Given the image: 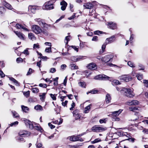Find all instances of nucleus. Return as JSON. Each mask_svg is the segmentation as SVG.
<instances>
[{
	"mask_svg": "<svg viewBox=\"0 0 148 148\" xmlns=\"http://www.w3.org/2000/svg\"><path fill=\"white\" fill-rule=\"evenodd\" d=\"M133 91V89H131L129 88H123L122 90H121V92L122 93L123 92H124L125 95L126 96L128 97L132 98L135 95Z\"/></svg>",
	"mask_w": 148,
	"mask_h": 148,
	"instance_id": "obj_1",
	"label": "nucleus"
},
{
	"mask_svg": "<svg viewBox=\"0 0 148 148\" xmlns=\"http://www.w3.org/2000/svg\"><path fill=\"white\" fill-rule=\"evenodd\" d=\"M35 20L41 27L45 29H47L48 27L50 26V25L46 23L43 19L39 18L36 19Z\"/></svg>",
	"mask_w": 148,
	"mask_h": 148,
	"instance_id": "obj_2",
	"label": "nucleus"
},
{
	"mask_svg": "<svg viewBox=\"0 0 148 148\" xmlns=\"http://www.w3.org/2000/svg\"><path fill=\"white\" fill-rule=\"evenodd\" d=\"M52 0L46 2L42 6V8L44 10H49L54 8Z\"/></svg>",
	"mask_w": 148,
	"mask_h": 148,
	"instance_id": "obj_3",
	"label": "nucleus"
},
{
	"mask_svg": "<svg viewBox=\"0 0 148 148\" xmlns=\"http://www.w3.org/2000/svg\"><path fill=\"white\" fill-rule=\"evenodd\" d=\"M107 130L106 127L99 126V125H95L92 127V130L95 132H101Z\"/></svg>",
	"mask_w": 148,
	"mask_h": 148,
	"instance_id": "obj_4",
	"label": "nucleus"
},
{
	"mask_svg": "<svg viewBox=\"0 0 148 148\" xmlns=\"http://www.w3.org/2000/svg\"><path fill=\"white\" fill-rule=\"evenodd\" d=\"M31 29L32 31L36 34H39L42 32L41 27L39 26L36 25H32Z\"/></svg>",
	"mask_w": 148,
	"mask_h": 148,
	"instance_id": "obj_5",
	"label": "nucleus"
},
{
	"mask_svg": "<svg viewBox=\"0 0 148 148\" xmlns=\"http://www.w3.org/2000/svg\"><path fill=\"white\" fill-rule=\"evenodd\" d=\"M68 139H69L70 141H80L81 142L83 141V140L80 137V135L76 136H73L69 137Z\"/></svg>",
	"mask_w": 148,
	"mask_h": 148,
	"instance_id": "obj_6",
	"label": "nucleus"
},
{
	"mask_svg": "<svg viewBox=\"0 0 148 148\" xmlns=\"http://www.w3.org/2000/svg\"><path fill=\"white\" fill-rule=\"evenodd\" d=\"M31 133L29 132L22 130L20 131L19 133V135L20 137H27L29 136Z\"/></svg>",
	"mask_w": 148,
	"mask_h": 148,
	"instance_id": "obj_7",
	"label": "nucleus"
},
{
	"mask_svg": "<svg viewBox=\"0 0 148 148\" xmlns=\"http://www.w3.org/2000/svg\"><path fill=\"white\" fill-rule=\"evenodd\" d=\"M94 79L98 80H105L108 79L109 77L105 75H99L94 77Z\"/></svg>",
	"mask_w": 148,
	"mask_h": 148,
	"instance_id": "obj_8",
	"label": "nucleus"
},
{
	"mask_svg": "<svg viewBox=\"0 0 148 148\" xmlns=\"http://www.w3.org/2000/svg\"><path fill=\"white\" fill-rule=\"evenodd\" d=\"M113 57V55L112 54L106 55L103 58V61L107 63L110 61Z\"/></svg>",
	"mask_w": 148,
	"mask_h": 148,
	"instance_id": "obj_9",
	"label": "nucleus"
},
{
	"mask_svg": "<svg viewBox=\"0 0 148 148\" xmlns=\"http://www.w3.org/2000/svg\"><path fill=\"white\" fill-rule=\"evenodd\" d=\"M120 79L123 80L126 82H128L131 80L132 78L130 76L127 75H124L120 77Z\"/></svg>",
	"mask_w": 148,
	"mask_h": 148,
	"instance_id": "obj_10",
	"label": "nucleus"
},
{
	"mask_svg": "<svg viewBox=\"0 0 148 148\" xmlns=\"http://www.w3.org/2000/svg\"><path fill=\"white\" fill-rule=\"evenodd\" d=\"M24 121L27 127L31 129H32L34 128L33 124L32 122L27 119H26Z\"/></svg>",
	"mask_w": 148,
	"mask_h": 148,
	"instance_id": "obj_11",
	"label": "nucleus"
},
{
	"mask_svg": "<svg viewBox=\"0 0 148 148\" xmlns=\"http://www.w3.org/2000/svg\"><path fill=\"white\" fill-rule=\"evenodd\" d=\"M139 104L138 101L136 100H133L131 101H128L125 102V104L129 106L137 105Z\"/></svg>",
	"mask_w": 148,
	"mask_h": 148,
	"instance_id": "obj_12",
	"label": "nucleus"
},
{
	"mask_svg": "<svg viewBox=\"0 0 148 148\" xmlns=\"http://www.w3.org/2000/svg\"><path fill=\"white\" fill-rule=\"evenodd\" d=\"M115 40V36H113L109 38H107L106 40V44L111 43Z\"/></svg>",
	"mask_w": 148,
	"mask_h": 148,
	"instance_id": "obj_13",
	"label": "nucleus"
},
{
	"mask_svg": "<svg viewBox=\"0 0 148 148\" xmlns=\"http://www.w3.org/2000/svg\"><path fill=\"white\" fill-rule=\"evenodd\" d=\"M14 32L20 39L23 40H25V36L23 34L17 31H14Z\"/></svg>",
	"mask_w": 148,
	"mask_h": 148,
	"instance_id": "obj_14",
	"label": "nucleus"
},
{
	"mask_svg": "<svg viewBox=\"0 0 148 148\" xmlns=\"http://www.w3.org/2000/svg\"><path fill=\"white\" fill-rule=\"evenodd\" d=\"M60 5L62 6L61 9L63 11L64 10L67 5V3L64 1H63L60 2Z\"/></svg>",
	"mask_w": 148,
	"mask_h": 148,
	"instance_id": "obj_15",
	"label": "nucleus"
},
{
	"mask_svg": "<svg viewBox=\"0 0 148 148\" xmlns=\"http://www.w3.org/2000/svg\"><path fill=\"white\" fill-rule=\"evenodd\" d=\"M16 27L18 29H22L24 30L27 31L29 32V30L26 28L25 27L24 25H23L19 24H17L16 25Z\"/></svg>",
	"mask_w": 148,
	"mask_h": 148,
	"instance_id": "obj_16",
	"label": "nucleus"
},
{
	"mask_svg": "<svg viewBox=\"0 0 148 148\" xmlns=\"http://www.w3.org/2000/svg\"><path fill=\"white\" fill-rule=\"evenodd\" d=\"M108 25L111 29H114L116 28V24L113 22H109L108 23Z\"/></svg>",
	"mask_w": 148,
	"mask_h": 148,
	"instance_id": "obj_17",
	"label": "nucleus"
},
{
	"mask_svg": "<svg viewBox=\"0 0 148 148\" xmlns=\"http://www.w3.org/2000/svg\"><path fill=\"white\" fill-rule=\"evenodd\" d=\"M87 67L88 69L92 70H95L97 69L96 64L93 63H91L89 64Z\"/></svg>",
	"mask_w": 148,
	"mask_h": 148,
	"instance_id": "obj_18",
	"label": "nucleus"
},
{
	"mask_svg": "<svg viewBox=\"0 0 148 148\" xmlns=\"http://www.w3.org/2000/svg\"><path fill=\"white\" fill-rule=\"evenodd\" d=\"M84 7H85L86 9H91L93 7V4L90 3H88L84 4Z\"/></svg>",
	"mask_w": 148,
	"mask_h": 148,
	"instance_id": "obj_19",
	"label": "nucleus"
},
{
	"mask_svg": "<svg viewBox=\"0 0 148 148\" xmlns=\"http://www.w3.org/2000/svg\"><path fill=\"white\" fill-rule=\"evenodd\" d=\"M122 111V110L120 109L118 111L113 112L112 115L113 117H116V116H118Z\"/></svg>",
	"mask_w": 148,
	"mask_h": 148,
	"instance_id": "obj_20",
	"label": "nucleus"
},
{
	"mask_svg": "<svg viewBox=\"0 0 148 148\" xmlns=\"http://www.w3.org/2000/svg\"><path fill=\"white\" fill-rule=\"evenodd\" d=\"M36 8L37 7L35 6L29 5L28 7V10L34 13Z\"/></svg>",
	"mask_w": 148,
	"mask_h": 148,
	"instance_id": "obj_21",
	"label": "nucleus"
},
{
	"mask_svg": "<svg viewBox=\"0 0 148 148\" xmlns=\"http://www.w3.org/2000/svg\"><path fill=\"white\" fill-rule=\"evenodd\" d=\"M28 37L29 39L32 41L36 39V37L34 34L32 33H29L28 34Z\"/></svg>",
	"mask_w": 148,
	"mask_h": 148,
	"instance_id": "obj_22",
	"label": "nucleus"
},
{
	"mask_svg": "<svg viewBox=\"0 0 148 148\" xmlns=\"http://www.w3.org/2000/svg\"><path fill=\"white\" fill-rule=\"evenodd\" d=\"M111 98L109 94H108L106 96V103H108L110 102Z\"/></svg>",
	"mask_w": 148,
	"mask_h": 148,
	"instance_id": "obj_23",
	"label": "nucleus"
},
{
	"mask_svg": "<svg viewBox=\"0 0 148 148\" xmlns=\"http://www.w3.org/2000/svg\"><path fill=\"white\" fill-rule=\"evenodd\" d=\"M35 129L40 131L41 132H42L43 131V130L41 128L40 126L36 125L34 127Z\"/></svg>",
	"mask_w": 148,
	"mask_h": 148,
	"instance_id": "obj_24",
	"label": "nucleus"
},
{
	"mask_svg": "<svg viewBox=\"0 0 148 148\" xmlns=\"http://www.w3.org/2000/svg\"><path fill=\"white\" fill-rule=\"evenodd\" d=\"M21 107L23 111L25 112H27L29 110V108L27 106L22 105L21 106Z\"/></svg>",
	"mask_w": 148,
	"mask_h": 148,
	"instance_id": "obj_25",
	"label": "nucleus"
},
{
	"mask_svg": "<svg viewBox=\"0 0 148 148\" xmlns=\"http://www.w3.org/2000/svg\"><path fill=\"white\" fill-rule=\"evenodd\" d=\"M34 109L36 110H39L40 111H42L43 110L42 107L39 105H38L34 107Z\"/></svg>",
	"mask_w": 148,
	"mask_h": 148,
	"instance_id": "obj_26",
	"label": "nucleus"
},
{
	"mask_svg": "<svg viewBox=\"0 0 148 148\" xmlns=\"http://www.w3.org/2000/svg\"><path fill=\"white\" fill-rule=\"evenodd\" d=\"M138 113H136V114H135V115L133 116L132 120L133 121H136L139 119V116L137 115Z\"/></svg>",
	"mask_w": 148,
	"mask_h": 148,
	"instance_id": "obj_27",
	"label": "nucleus"
},
{
	"mask_svg": "<svg viewBox=\"0 0 148 148\" xmlns=\"http://www.w3.org/2000/svg\"><path fill=\"white\" fill-rule=\"evenodd\" d=\"M9 79L14 82L17 86H18L19 85L18 82L14 78L12 77H10Z\"/></svg>",
	"mask_w": 148,
	"mask_h": 148,
	"instance_id": "obj_28",
	"label": "nucleus"
},
{
	"mask_svg": "<svg viewBox=\"0 0 148 148\" xmlns=\"http://www.w3.org/2000/svg\"><path fill=\"white\" fill-rule=\"evenodd\" d=\"M90 105H89L88 106H86L84 110V113H88L90 109Z\"/></svg>",
	"mask_w": 148,
	"mask_h": 148,
	"instance_id": "obj_29",
	"label": "nucleus"
},
{
	"mask_svg": "<svg viewBox=\"0 0 148 148\" xmlns=\"http://www.w3.org/2000/svg\"><path fill=\"white\" fill-rule=\"evenodd\" d=\"M5 2V3H4L5 6L8 9L10 10H11L12 9V7L11 5L9 4L8 3Z\"/></svg>",
	"mask_w": 148,
	"mask_h": 148,
	"instance_id": "obj_30",
	"label": "nucleus"
},
{
	"mask_svg": "<svg viewBox=\"0 0 148 148\" xmlns=\"http://www.w3.org/2000/svg\"><path fill=\"white\" fill-rule=\"evenodd\" d=\"M78 84L79 86L82 88H86V84L84 82H80L78 83Z\"/></svg>",
	"mask_w": 148,
	"mask_h": 148,
	"instance_id": "obj_31",
	"label": "nucleus"
},
{
	"mask_svg": "<svg viewBox=\"0 0 148 148\" xmlns=\"http://www.w3.org/2000/svg\"><path fill=\"white\" fill-rule=\"evenodd\" d=\"M71 66V69L72 70H74L75 69H78V66L75 65L74 64H71L70 65Z\"/></svg>",
	"mask_w": 148,
	"mask_h": 148,
	"instance_id": "obj_32",
	"label": "nucleus"
},
{
	"mask_svg": "<svg viewBox=\"0 0 148 148\" xmlns=\"http://www.w3.org/2000/svg\"><path fill=\"white\" fill-rule=\"evenodd\" d=\"M127 64L130 66L132 67H135V64L134 63L131 62V61H129L127 62Z\"/></svg>",
	"mask_w": 148,
	"mask_h": 148,
	"instance_id": "obj_33",
	"label": "nucleus"
},
{
	"mask_svg": "<svg viewBox=\"0 0 148 148\" xmlns=\"http://www.w3.org/2000/svg\"><path fill=\"white\" fill-rule=\"evenodd\" d=\"M32 91L33 92L37 93L39 92V89L37 88H34L32 89Z\"/></svg>",
	"mask_w": 148,
	"mask_h": 148,
	"instance_id": "obj_34",
	"label": "nucleus"
},
{
	"mask_svg": "<svg viewBox=\"0 0 148 148\" xmlns=\"http://www.w3.org/2000/svg\"><path fill=\"white\" fill-rule=\"evenodd\" d=\"M12 112L13 114V116L14 117L16 118L19 117V115L15 111H12Z\"/></svg>",
	"mask_w": 148,
	"mask_h": 148,
	"instance_id": "obj_35",
	"label": "nucleus"
},
{
	"mask_svg": "<svg viewBox=\"0 0 148 148\" xmlns=\"http://www.w3.org/2000/svg\"><path fill=\"white\" fill-rule=\"evenodd\" d=\"M46 93H42V95H39L40 97V99L41 100H43L45 98Z\"/></svg>",
	"mask_w": 148,
	"mask_h": 148,
	"instance_id": "obj_36",
	"label": "nucleus"
},
{
	"mask_svg": "<svg viewBox=\"0 0 148 148\" xmlns=\"http://www.w3.org/2000/svg\"><path fill=\"white\" fill-rule=\"evenodd\" d=\"M103 33V32L99 30H97L94 32V34L95 35H99L100 34H102Z\"/></svg>",
	"mask_w": 148,
	"mask_h": 148,
	"instance_id": "obj_37",
	"label": "nucleus"
},
{
	"mask_svg": "<svg viewBox=\"0 0 148 148\" xmlns=\"http://www.w3.org/2000/svg\"><path fill=\"white\" fill-rule=\"evenodd\" d=\"M101 141V140L99 138L95 139L94 141L91 142L92 144H94L99 142H100Z\"/></svg>",
	"mask_w": 148,
	"mask_h": 148,
	"instance_id": "obj_38",
	"label": "nucleus"
},
{
	"mask_svg": "<svg viewBox=\"0 0 148 148\" xmlns=\"http://www.w3.org/2000/svg\"><path fill=\"white\" fill-rule=\"evenodd\" d=\"M123 137H125V138H129L130 136V135L127 133H125L123 134Z\"/></svg>",
	"mask_w": 148,
	"mask_h": 148,
	"instance_id": "obj_39",
	"label": "nucleus"
},
{
	"mask_svg": "<svg viewBox=\"0 0 148 148\" xmlns=\"http://www.w3.org/2000/svg\"><path fill=\"white\" fill-rule=\"evenodd\" d=\"M119 81L116 79H114L113 80L112 82V84L113 85H117L119 84Z\"/></svg>",
	"mask_w": 148,
	"mask_h": 148,
	"instance_id": "obj_40",
	"label": "nucleus"
},
{
	"mask_svg": "<svg viewBox=\"0 0 148 148\" xmlns=\"http://www.w3.org/2000/svg\"><path fill=\"white\" fill-rule=\"evenodd\" d=\"M45 51L47 53H50L51 52V48L50 47L46 48L45 50Z\"/></svg>",
	"mask_w": 148,
	"mask_h": 148,
	"instance_id": "obj_41",
	"label": "nucleus"
},
{
	"mask_svg": "<svg viewBox=\"0 0 148 148\" xmlns=\"http://www.w3.org/2000/svg\"><path fill=\"white\" fill-rule=\"evenodd\" d=\"M34 71V70H32L31 68H29L27 74V75H31L32 73Z\"/></svg>",
	"mask_w": 148,
	"mask_h": 148,
	"instance_id": "obj_42",
	"label": "nucleus"
},
{
	"mask_svg": "<svg viewBox=\"0 0 148 148\" xmlns=\"http://www.w3.org/2000/svg\"><path fill=\"white\" fill-rule=\"evenodd\" d=\"M107 44H106V42H105V43H104L103 45H102V47H101V48L102 49V52H100L101 53H103V52L104 51V50H105V49L106 48V45H107Z\"/></svg>",
	"mask_w": 148,
	"mask_h": 148,
	"instance_id": "obj_43",
	"label": "nucleus"
},
{
	"mask_svg": "<svg viewBox=\"0 0 148 148\" xmlns=\"http://www.w3.org/2000/svg\"><path fill=\"white\" fill-rule=\"evenodd\" d=\"M5 12V9L3 7H0V13L1 14L4 13Z\"/></svg>",
	"mask_w": 148,
	"mask_h": 148,
	"instance_id": "obj_44",
	"label": "nucleus"
},
{
	"mask_svg": "<svg viewBox=\"0 0 148 148\" xmlns=\"http://www.w3.org/2000/svg\"><path fill=\"white\" fill-rule=\"evenodd\" d=\"M129 109L130 111L135 112V110L138 109V108L137 107H130Z\"/></svg>",
	"mask_w": 148,
	"mask_h": 148,
	"instance_id": "obj_45",
	"label": "nucleus"
},
{
	"mask_svg": "<svg viewBox=\"0 0 148 148\" xmlns=\"http://www.w3.org/2000/svg\"><path fill=\"white\" fill-rule=\"evenodd\" d=\"M143 83L145 86L148 87V80H144Z\"/></svg>",
	"mask_w": 148,
	"mask_h": 148,
	"instance_id": "obj_46",
	"label": "nucleus"
},
{
	"mask_svg": "<svg viewBox=\"0 0 148 148\" xmlns=\"http://www.w3.org/2000/svg\"><path fill=\"white\" fill-rule=\"evenodd\" d=\"M71 60L74 62H77V56H72L71 57Z\"/></svg>",
	"mask_w": 148,
	"mask_h": 148,
	"instance_id": "obj_47",
	"label": "nucleus"
},
{
	"mask_svg": "<svg viewBox=\"0 0 148 148\" xmlns=\"http://www.w3.org/2000/svg\"><path fill=\"white\" fill-rule=\"evenodd\" d=\"M24 95L27 97H29L30 95V92L29 91H28L27 92L24 93Z\"/></svg>",
	"mask_w": 148,
	"mask_h": 148,
	"instance_id": "obj_48",
	"label": "nucleus"
},
{
	"mask_svg": "<svg viewBox=\"0 0 148 148\" xmlns=\"http://www.w3.org/2000/svg\"><path fill=\"white\" fill-rule=\"evenodd\" d=\"M71 107L70 108V110H73V108L75 107V103L73 101L72 104H71Z\"/></svg>",
	"mask_w": 148,
	"mask_h": 148,
	"instance_id": "obj_49",
	"label": "nucleus"
},
{
	"mask_svg": "<svg viewBox=\"0 0 148 148\" xmlns=\"http://www.w3.org/2000/svg\"><path fill=\"white\" fill-rule=\"evenodd\" d=\"M75 117V120L79 119H80L81 115L79 114H78L76 115L73 116Z\"/></svg>",
	"mask_w": 148,
	"mask_h": 148,
	"instance_id": "obj_50",
	"label": "nucleus"
},
{
	"mask_svg": "<svg viewBox=\"0 0 148 148\" xmlns=\"http://www.w3.org/2000/svg\"><path fill=\"white\" fill-rule=\"evenodd\" d=\"M70 36H67L65 37V40L67 41L66 43V44H68V42L70 40Z\"/></svg>",
	"mask_w": 148,
	"mask_h": 148,
	"instance_id": "obj_51",
	"label": "nucleus"
},
{
	"mask_svg": "<svg viewBox=\"0 0 148 148\" xmlns=\"http://www.w3.org/2000/svg\"><path fill=\"white\" fill-rule=\"evenodd\" d=\"M39 86L40 87H43L44 88H46L47 87V84H46L40 83L39 84Z\"/></svg>",
	"mask_w": 148,
	"mask_h": 148,
	"instance_id": "obj_52",
	"label": "nucleus"
},
{
	"mask_svg": "<svg viewBox=\"0 0 148 148\" xmlns=\"http://www.w3.org/2000/svg\"><path fill=\"white\" fill-rule=\"evenodd\" d=\"M136 77L138 79L140 80L141 79L143 78V75H140V74H138L137 75Z\"/></svg>",
	"mask_w": 148,
	"mask_h": 148,
	"instance_id": "obj_53",
	"label": "nucleus"
},
{
	"mask_svg": "<svg viewBox=\"0 0 148 148\" xmlns=\"http://www.w3.org/2000/svg\"><path fill=\"white\" fill-rule=\"evenodd\" d=\"M50 96L51 98L53 100H55L56 99V96L55 95L52 94H50Z\"/></svg>",
	"mask_w": 148,
	"mask_h": 148,
	"instance_id": "obj_54",
	"label": "nucleus"
},
{
	"mask_svg": "<svg viewBox=\"0 0 148 148\" xmlns=\"http://www.w3.org/2000/svg\"><path fill=\"white\" fill-rule=\"evenodd\" d=\"M5 66L3 62H0V69H1Z\"/></svg>",
	"mask_w": 148,
	"mask_h": 148,
	"instance_id": "obj_55",
	"label": "nucleus"
},
{
	"mask_svg": "<svg viewBox=\"0 0 148 148\" xmlns=\"http://www.w3.org/2000/svg\"><path fill=\"white\" fill-rule=\"evenodd\" d=\"M37 148H43L42 147V145L40 143H37L36 144Z\"/></svg>",
	"mask_w": 148,
	"mask_h": 148,
	"instance_id": "obj_56",
	"label": "nucleus"
},
{
	"mask_svg": "<svg viewBox=\"0 0 148 148\" xmlns=\"http://www.w3.org/2000/svg\"><path fill=\"white\" fill-rule=\"evenodd\" d=\"M73 116H75L78 114V110H76L73 111Z\"/></svg>",
	"mask_w": 148,
	"mask_h": 148,
	"instance_id": "obj_57",
	"label": "nucleus"
},
{
	"mask_svg": "<svg viewBox=\"0 0 148 148\" xmlns=\"http://www.w3.org/2000/svg\"><path fill=\"white\" fill-rule=\"evenodd\" d=\"M106 119H101L99 120V122L100 123H105L106 121Z\"/></svg>",
	"mask_w": 148,
	"mask_h": 148,
	"instance_id": "obj_58",
	"label": "nucleus"
},
{
	"mask_svg": "<svg viewBox=\"0 0 148 148\" xmlns=\"http://www.w3.org/2000/svg\"><path fill=\"white\" fill-rule=\"evenodd\" d=\"M22 59L21 58H17L16 59V62L18 63H19L21 62H22Z\"/></svg>",
	"mask_w": 148,
	"mask_h": 148,
	"instance_id": "obj_59",
	"label": "nucleus"
},
{
	"mask_svg": "<svg viewBox=\"0 0 148 148\" xmlns=\"http://www.w3.org/2000/svg\"><path fill=\"white\" fill-rule=\"evenodd\" d=\"M98 92V91L97 90H92L90 91V93L92 94H95L97 93Z\"/></svg>",
	"mask_w": 148,
	"mask_h": 148,
	"instance_id": "obj_60",
	"label": "nucleus"
},
{
	"mask_svg": "<svg viewBox=\"0 0 148 148\" xmlns=\"http://www.w3.org/2000/svg\"><path fill=\"white\" fill-rule=\"evenodd\" d=\"M92 40L93 41H97L98 40V37L96 36H94L92 39Z\"/></svg>",
	"mask_w": 148,
	"mask_h": 148,
	"instance_id": "obj_61",
	"label": "nucleus"
},
{
	"mask_svg": "<svg viewBox=\"0 0 148 148\" xmlns=\"http://www.w3.org/2000/svg\"><path fill=\"white\" fill-rule=\"evenodd\" d=\"M18 122L17 121H16L15 122H14L12 123H11V124L10 125V126H12L13 125H17L18 124Z\"/></svg>",
	"mask_w": 148,
	"mask_h": 148,
	"instance_id": "obj_62",
	"label": "nucleus"
},
{
	"mask_svg": "<svg viewBox=\"0 0 148 148\" xmlns=\"http://www.w3.org/2000/svg\"><path fill=\"white\" fill-rule=\"evenodd\" d=\"M5 76V75L1 70H0V76L1 77H3Z\"/></svg>",
	"mask_w": 148,
	"mask_h": 148,
	"instance_id": "obj_63",
	"label": "nucleus"
},
{
	"mask_svg": "<svg viewBox=\"0 0 148 148\" xmlns=\"http://www.w3.org/2000/svg\"><path fill=\"white\" fill-rule=\"evenodd\" d=\"M56 71V69L55 68H51L50 70V72L51 73H54Z\"/></svg>",
	"mask_w": 148,
	"mask_h": 148,
	"instance_id": "obj_64",
	"label": "nucleus"
}]
</instances>
